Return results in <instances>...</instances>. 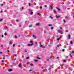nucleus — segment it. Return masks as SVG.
I'll list each match as a JSON object with an SVG mask.
<instances>
[{"instance_id": "obj_5", "label": "nucleus", "mask_w": 74, "mask_h": 74, "mask_svg": "<svg viewBox=\"0 0 74 74\" xmlns=\"http://www.w3.org/2000/svg\"><path fill=\"white\" fill-rule=\"evenodd\" d=\"M8 71H9V72H10V71H12V69H9L8 70Z\"/></svg>"}, {"instance_id": "obj_56", "label": "nucleus", "mask_w": 74, "mask_h": 74, "mask_svg": "<svg viewBox=\"0 0 74 74\" xmlns=\"http://www.w3.org/2000/svg\"><path fill=\"white\" fill-rule=\"evenodd\" d=\"M1 6L3 5V4H1Z\"/></svg>"}, {"instance_id": "obj_43", "label": "nucleus", "mask_w": 74, "mask_h": 74, "mask_svg": "<svg viewBox=\"0 0 74 74\" xmlns=\"http://www.w3.org/2000/svg\"><path fill=\"white\" fill-rule=\"evenodd\" d=\"M2 63H3V62H4V60H2Z\"/></svg>"}, {"instance_id": "obj_18", "label": "nucleus", "mask_w": 74, "mask_h": 74, "mask_svg": "<svg viewBox=\"0 0 74 74\" xmlns=\"http://www.w3.org/2000/svg\"><path fill=\"white\" fill-rule=\"evenodd\" d=\"M36 25H39V23H38L36 24Z\"/></svg>"}, {"instance_id": "obj_24", "label": "nucleus", "mask_w": 74, "mask_h": 74, "mask_svg": "<svg viewBox=\"0 0 74 74\" xmlns=\"http://www.w3.org/2000/svg\"><path fill=\"white\" fill-rule=\"evenodd\" d=\"M30 65L32 66H33V64H30Z\"/></svg>"}, {"instance_id": "obj_9", "label": "nucleus", "mask_w": 74, "mask_h": 74, "mask_svg": "<svg viewBox=\"0 0 74 74\" xmlns=\"http://www.w3.org/2000/svg\"><path fill=\"white\" fill-rule=\"evenodd\" d=\"M50 7H51V10H52V9H53V8H52V6L50 5Z\"/></svg>"}, {"instance_id": "obj_52", "label": "nucleus", "mask_w": 74, "mask_h": 74, "mask_svg": "<svg viewBox=\"0 0 74 74\" xmlns=\"http://www.w3.org/2000/svg\"><path fill=\"white\" fill-rule=\"evenodd\" d=\"M7 52H10V51L8 50L7 51Z\"/></svg>"}, {"instance_id": "obj_10", "label": "nucleus", "mask_w": 74, "mask_h": 74, "mask_svg": "<svg viewBox=\"0 0 74 74\" xmlns=\"http://www.w3.org/2000/svg\"><path fill=\"white\" fill-rule=\"evenodd\" d=\"M70 36H71L70 35H68V37H69L68 39H70Z\"/></svg>"}, {"instance_id": "obj_36", "label": "nucleus", "mask_w": 74, "mask_h": 74, "mask_svg": "<svg viewBox=\"0 0 74 74\" xmlns=\"http://www.w3.org/2000/svg\"><path fill=\"white\" fill-rule=\"evenodd\" d=\"M40 8L41 10L42 9V7H40Z\"/></svg>"}, {"instance_id": "obj_15", "label": "nucleus", "mask_w": 74, "mask_h": 74, "mask_svg": "<svg viewBox=\"0 0 74 74\" xmlns=\"http://www.w3.org/2000/svg\"><path fill=\"white\" fill-rule=\"evenodd\" d=\"M70 42L71 44H72V43H73V41H70Z\"/></svg>"}, {"instance_id": "obj_29", "label": "nucleus", "mask_w": 74, "mask_h": 74, "mask_svg": "<svg viewBox=\"0 0 74 74\" xmlns=\"http://www.w3.org/2000/svg\"><path fill=\"white\" fill-rule=\"evenodd\" d=\"M72 52L73 53H74V51H72Z\"/></svg>"}, {"instance_id": "obj_21", "label": "nucleus", "mask_w": 74, "mask_h": 74, "mask_svg": "<svg viewBox=\"0 0 74 74\" xmlns=\"http://www.w3.org/2000/svg\"><path fill=\"white\" fill-rule=\"evenodd\" d=\"M60 29H61V30H62V29H63V28L62 27H60Z\"/></svg>"}, {"instance_id": "obj_7", "label": "nucleus", "mask_w": 74, "mask_h": 74, "mask_svg": "<svg viewBox=\"0 0 74 74\" xmlns=\"http://www.w3.org/2000/svg\"><path fill=\"white\" fill-rule=\"evenodd\" d=\"M9 43L10 44H12V41H10L9 42Z\"/></svg>"}, {"instance_id": "obj_20", "label": "nucleus", "mask_w": 74, "mask_h": 74, "mask_svg": "<svg viewBox=\"0 0 74 74\" xmlns=\"http://www.w3.org/2000/svg\"><path fill=\"white\" fill-rule=\"evenodd\" d=\"M26 59H29V57H27L26 58Z\"/></svg>"}, {"instance_id": "obj_16", "label": "nucleus", "mask_w": 74, "mask_h": 74, "mask_svg": "<svg viewBox=\"0 0 74 74\" xmlns=\"http://www.w3.org/2000/svg\"><path fill=\"white\" fill-rule=\"evenodd\" d=\"M69 56H70V57H71V58H72V56H71V53H70Z\"/></svg>"}, {"instance_id": "obj_26", "label": "nucleus", "mask_w": 74, "mask_h": 74, "mask_svg": "<svg viewBox=\"0 0 74 74\" xmlns=\"http://www.w3.org/2000/svg\"><path fill=\"white\" fill-rule=\"evenodd\" d=\"M32 25H29V27H32Z\"/></svg>"}, {"instance_id": "obj_53", "label": "nucleus", "mask_w": 74, "mask_h": 74, "mask_svg": "<svg viewBox=\"0 0 74 74\" xmlns=\"http://www.w3.org/2000/svg\"><path fill=\"white\" fill-rule=\"evenodd\" d=\"M29 71H32V70H29Z\"/></svg>"}, {"instance_id": "obj_28", "label": "nucleus", "mask_w": 74, "mask_h": 74, "mask_svg": "<svg viewBox=\"0 0 74 74\" xmlns=\"http://www.w3.org/2000/svg\"><path fill=\"white\" fill-rule=\"evenodd\" d=\"M3 18L0 19V21H2L3 20Z\"/></svg>"}, {"instance_id": "obj_30", "label": "nucleus", "mask_w": 74, "mask_h": 74, "mask_svg": "<svg viewBox=\"0 0 74 74\" xmlns=\"http://www.w3.org/2000/svg\"><path fill=\"white\" fill-rule=\"evenodd\" d=\"M62 51H63V52H64V49H62Z\"/></svg>"}, {"instance_id": "obj_62", "label": "nucleus", "mask_w": 74, "mask_h": 74, "mask_svg": "<svg viewBox=\"0 0 74 74\" xmlns=\"http://www.w3.org/2000/svg\"><path fill=\"white\" fill-rule=\"evenodd\" d=\"M73 18H74V16H73Z\"/></svg>"}, {"instance_id": "obj_45", "label": "nucleus", "mask_w": 74, "mask_h": 74, "mask_svg": "<svg viewBox=\"0 0 74 74\" xmlns=\"http://www.w3.org/2000/svg\"><path fill=\"white\" fill-rule=\"evenodd\" d=\"M14 55L15 56H16V54H14Z\"/></svg>"}, {"instance_id": "obj_49", "label": "nucleus", "mask_w": 74, "mask_h": 74, "mask_svg": "<svg viewBox=\"0 0 74 74\" xmlns=\"http://www.w3.org/2000/svg\"><path fill=\"white\" fill-rule=\"evenodd\" d=\"M4 37V36H3V35H2V37Z\"/></svg>"}, {"instance_id": "obj_40", "label": "nucleus", "mask_w": 74, "mask_h": 74, "mask_svg": "<svg viewBox=\"0 0 74 74\" xmlns=\"http://www.w3.org/2000/svg\"><path fill=\"white\" fill-rule=\"evenodd\" d=\"M29 6H30V3H29Z\"/></svg>"}, {"instance_id": "obj_47", "label": "nucleus", "mask_w": 74, "mask_h": 74, "mask_svg": "<svg viewBox=\"0 0 74 74\" xmlns=\"http://www.w3.org/2000/svg\"><path fill=\"white\" fill-rule=\"evenodd\" d=\"M1 47H3V45H1Z\"/></svg>"}, {"instance_id": "obj_11", "label": "nucleus", "mask_w": 74, "mask_h": 74, "mask_svg": "<svg viewBox=\"0 0 74 74\" xmlns=\"http://www.w3.org/2000/svg\"><path fill=\"white\" fill-rule=\"evenodd\" d=\"M5 30H6V29H8V27H5Z\"/></svg>"}, {"instance_id": "obj_2", "label": "nucleus", "mask_w": 74, "mask_h": 74, "mask_svg": "<svg viewBox=\"0 0 74 74\" xmlns=\"http://www.w3.org/2000/svg\"><path fill=\"white\" fill-rule=\"evenodd\" d=\"M58 32L59 33H60V34H63V32L62 31H60V30H58Z\"/></svg>"}, {"instance_id": "obj_1", "label": "nucleus", "mask_w": 74, "mask_h": 74, "mask_svg": "<svg viewBox=\"0 0 74 74\" xmlns=\"http://www.w3.org/2000/svg\"><path fill=\"white\" fill-rule=\"evenodd\" d=\"M29 12L30 13V15H33V10H31V9H29Z\"/></svg>"}, {"instance_id": "obj_22", "label": "nucleus", "mask_w": 74, "mask_h": 74, "mask_svg": "<svg viewBox=\"0 0 74 74\" xmlns=\"http://www.w3.org/2000/svg\"><path fill=\"white\" fill-rule=\"evenodd\" d=\"M15 44H14L13 45V47H15Z\"/></svg>"}, {"instance_id": "obj_48", "label": "nucleus", "mask_w": 74, "mask_h": 74, "mask_svg": "<svg viewBox=\"0 0 74 74\" xmlns=\"http://www.w3.org/2000/svg\"><path fill=\"white\" fill-rule=\"evenodd\" d=\"M59 57H57V59H59Z\"/></svg>"}, {"instance_id": "obj_32", "label": "nucleus", "mask_w": 74, "mask_h": 74, "mask_svg": "<svg viewBox=\"0 0 74 74\" xmlns=\"http://www.w3.org/2000/svg\"><path fill=\"white\" fill-rule=\"evenodd\" d=\"M30 44H28L27 45L28 46H30Z\"/></svg>"}, {"instance_id": "obj_35", "label": "nucleus", "mask_w": 74, "mask_h": 74, "mask_svg": "<svg viewBox=\"0 0 74 74\" xmlns=\"http://www.w3.org/2000/svg\"><path fill=\"white\" fill-rule=\"evenodd\" d=\"M63 21H64V23L66 22V21H65V20L64 19V20H63Z\"/></svg>"}, {"instance_id": "obj_39", "label": "nucleus", "mask_w": 74, "mask_h": 74, "mask_svg": "<svg viewBox=\"0 0 74 74\" xmlns=\"http://www.w3.org/2000/svg\"><path fill=\"white\" fill-rule=\"evenodd\" d=\"M64 62H66V60H64L63 61Z\"/></svg>"}, {"instance_id": "obj_27", "label": "nucleus", "mask_w": 74, "mask_h": 74, "mask_svg": "<svg viewBox=\"0 0 74 74\" xmlns=\"http://www.w3.org/2000/svg\"><path fill=\"white\" fill-rule=\"evenodd\" d=\"M7 34L6 33H5V34H4L5 36H6L7 35Z\"/></svg>"}, {"instance_id": "obj_58", "label": "nucleus", "mask_w": 74, "mask_h": 74, "mask_svg": "<svg viewBox=\"0 0 74 74\" xmlns=\"http://www.w3.org/2000/svg\"><path fill=\"white\" fill-rule=\"evenodd\" d=\"M59 38H61V37H59Z\"/></svg>"}, {"instance_id": "obj_6", "label": "nucleus", "mask_w": 74, "mask_h": 74, "mask_svg": "<svg viewBox=\"0 0 74 74\" xmlns=\"http://www.w3.org/2000/svg\"><path fill=\"white\" fill-rule=\"evenodd\" d=\"M56 8L57 9L58 11H60V10L59 8L56 7Z\"/></svg>"}, {"instance_id": "obj_8", "label": "nucleus", "mask_w": 74, "mask_h": 74, "mask_svg": "<svg viewBox=\"0 0 74 74\" xmlns=\"http://www.w3.org/2000/svg\"><path fill=\"white\" fill-rule=\"evenodd\" d=\"M18 66H19V67L21 68L22 67V65L21 64H19L18 65Z\"/></svg>"}, {"instance_id": "obj_42", "label": "nucleus", "mask_w": 74, "mask_h": 74, "mask_svg": "<svg viewBox=\"0 0 74 74\" xmlns=\"http://www.w3.org/2000/svg\"><path fill=\"white\" fill-rule=\"evenodd\" d=\"M45 7H47V5H45Z\"/></svg>"}, {"instance_id": "obj_13", "label": "nucleus", "mask_w": 74, "mask_h": 74, "mask_svg": "<svg viewBox=\"0 0 74 74\" xmlns=\"http://www.w3.org/2000/svg\"><path fill=\"white\" fill-rule=\"evenodd\" d=\"M53 11L54 13H56V11H55V10H53Z\"/></svg>"}, {"instance_id": "obj_50", "label": "nucleus", "mask_w": 74, "mask_h": 74, "mask_svg": "<svg viewBox=\"0 0 74 74\" xmlns=\"http://www.w3.org/2000/svg\"><path fill=\"white\" fill-rule=\"evenodd\" d=\"M0 53L1 54V53H2V52H0Z\"/></svg>"}, {"instance_id": "obj_57", "label": "nucleus", "mask_w": 74, "mask_h": 74, "mask_svg": "<svg viewBox=\"0 0 74 74\" xmlns=\"http://www.w3.org/2000/svg\"><path fill=\"white\" fill-rule=\"evenodd\" d=\"M27 64H29V63H27Z\"/></svg>"}, {"instance_id": "obj_41", "label": "nucleus", "mask_w": 74, "mask_h": 74, "mask_svg": "<svg viewBox=\"0 0 74 74\" xmlns=\"http://www.w3.org/2000/svg\"><path fill=\"white\" fill-rule=\"evenodd\" d=\"M57 47H59V45H57Z\"/></svg>"}, {"instance_id": "obj_23", "label": "nucleus", "mask_w": 74, "mask_h": 74, "mask_svg": "<svg viewBox=\"0 0 74 74\" xmlns=\"http://www.w3.org/2000/svg\"><path fill=\"white\" fill-rule=\"evenodd\" d=\"M50 18H51V19H52L53 18L51 16H50Z\"/></svg>"}, {"instance_id": "obj_64", "label": "nucleus", "mask_w": 74, "mask_h": 74, "mask_svg": "<svg viewBox=\"0 0 74 74\" xmlns=\"http://www.w3.org/2000/svg\"><path fill=\"white\" fill-rule=\"evenodd\" d=\"M68 74H71L70 73H69Z\"/></svg>"}, {"instance_id": "obj_19", "label": "nucleus", "mask_w": 74, "mask_h": 74, "mask_svg": "<svg viewBox=\"0 0 74 74\" xmlns=\"http://www.w3.org/2000/svg\"><path fill=\"white\" fill-rule=\"evenodd\" d=\"M52 56H50L49 57V59H52Z\"/></svg>"}, {"instance_id": "obj_44", "label": "nucleus", "mask_w": 74, "mask_h": 74, "mask_svg": "<svg viewBox=\"0 0 74 74\" xmlns=\"http://www.w3.org/2000/svg\"><path fill=\"white\" fill-rule=\"evenodd\" d=\"M67 17H68L67 16H66L65 17V18H67Z\"/></svg>"}, {"instance_id": "obj_55", "label": "nucleus", "mask_w": 74, "mask_h": 74, "mask_svg": "<svg viewBox=\"0 0 74 74\" xmlns=\"http://www.w3.org/2000/svg\"><path fill=\"white\" fill-rule=\"evenodd\" d=\"M46 33L45 31H44V33Z\"/></svg>"}, {"instance_id": "obj_63", "label": "nucleus", "mask_w": 74, "mask_h": 74, "mask_svg": "<svg viewBox=\"0 0 74 74\" xmlns=\"http://www.w3.org/2000/svg\"><path fill=\"white\" fill-rule=\"evenodd\" d=\"M41 68H42V69H43V67H42Z\"/></svg>"}, {"instance_id": "obj_12", "label": "nucleus", "mask_w": 74, "mask_h": 74, "mask_svg": "<svg viewBox=\"0 0 74 74\" xmlns=\"http://www.w3.org/2000/svg\"><path fill=\"white\" fill-rule=\"evenodd\" d=\"M30 43H31V44H32L33 43V41L31 40L30 41Z\"/></svg>"}, {"instance_id": "obj_59", "label": "nucleus", "mask_w": 74, "mask_h": 74, "mask_svg": "<svg viewBox=\"0 0 74 74\" xmlns=\"http://www.w3.org/2000/svg\"><path fill=\"white\" fill-rule=\"evenodd\" d=\"M7 56H9V55H7Z\"/></svg>"}, {"instance_id": "obj_61", "label": "nucleus", "mask_w": 74, "mask_h": 74, "mask_svg": "<svg viewBox=\"0 0 74 74\" xmlns=\"http://www.w3.org/2000/svg\"><path fill=\"white\" fill-rule=\"evenodd\" d=\"M22 9H23V8H22Z\"/></svg>"}, {"instance_id": "obj_14", "label": "nucleus", "mask_w": 74, "mask_h": 74, "mask_svg": "<svg viewBox=\"0 0 74 74\" xmlns=\"http://www.w3.org/2000/svg\"><path fill=\"white\" fill-rule=\"evenodd\" d=\"M34 61L35 62H38V60H34Z\"/></svg>"}, {"instance_id": "obj_60", "label": "nucleus", "mask_w": 74, "mask_h": 74, "mask_svg": "<svg viewBox=\"0 0 74 74\" xmlns=\"http://www.w3.org/2000/svg\"><path fill=\"white\" fill-rule=\"evenodd\" d=\"M47 61H49V60H47Z\"/></svg>"}, {"instance_id": "obj_54", "label": "nucleus", "mask_w": 74, "mask_h": 74, "mask_svg": "<svg viewBox=\"0 0 74 74\" xmlns=\"http://www.w3.org/2000/svg\"><path fill=\"white\" fill-rule=\"evenodd\" d=\"M39 14H40V13H38V15H39Z\"/></svg>"}, {"instance_id": "obj_17", "label": "nucleus", "mask_w": 74, "mask_h": 74, "mask_svg": "<svg viewBox=\"0 0 74 74\" xmlns=\"http://www.w3.org/2000/svg\"><path fill=\"white\" fill-rule=\"evenodd\" d=\"M36 58H37V59H41V58L38 57H36Z\"/></svg>"}, {"instance_id": "obj_33", "label": "nucleus", "mask_w": 74, "mask_h": 74, "mask_svg": "<svg viewBox=\"0 0 74 74\" xmlns=\"http://www.w3.org/2000/svg\"><path fill=\"white\" fill-rule=\"evenodd\" d=\"M32 45H33V44H30V45H31V46H32Z\"/></svg>"}, {"instance_id": "obj_3", "label": "nucleus", "mask_w": 74, "mask_h": 74, "mask_svg": "<svg viewBox=\"0 0 74 74\" xmlns=\"http://www.w3.org/2000/svg\"><path fill=\"white\" fill-rule=\"evenodd\" d=\"M39 43H40V47H42V48H45V46H42V45H41V42H39Z\"/></svg>"}, {"instance_id": "obj_46", "label": "nucleus", "mask_w": 74, "mask_h": 74, "mask_svg": "<svg viewBox=\"0 0 74 74\" xmlns=\"http://www.w3.org/2000/svg\"><path fill=\"white\" fill-rule=\"evenodd\" d=\"M15 37L16 38H17V36H15Z\"/></svg>"}, {"instance_id": "obj_25", "label": "nucleus", "mask_w": 74, "mask_h": 74, "mask_svg": "<svg viewBox=\"0 0 74 74\" xmlns=\"http://www.w3.org/2000/svg\"><path fill=\"white\" fill-rule=\"evenodd\" d=\"M16 22H18V21H19V20L17 19L16 20Z\"/></svg>"}, {"instance_id": "obj_37", "label": "nucleus", "mask_w": 74, "mask_h": 74, "mask_svg": "<svg viewBox=\"0 0 74 74\" xmlns=\"http://www.w3.org/2000/svg\"><path fill=\"white\" fill-rule=\"evenodd\" d=\"M57 40L58 41H59V38H57Z\"/></svg>"}, {"instance_id": "obj_38", "label": "nucleus", "mask_w": 74, "mask_h": 74, "mask_svg": "<svg viewBox=\"0 0 74 74\" xmlns=\"http://www.w3.org/2000/svg\"><path fill=\"white\" fill-rule=\"evenodd\" d=\"M53 27H51V29H53Z\"/></svg>"}, {"instance_id": "obj_51", "label": "nucleus", "mask_w": 74, "mask_h": 74, "mask_svg": "<svg viewBox=\"0 0 74 74\" xmlns=\"http://www.w3.org/2000/svg\"><path fill=\"white\" fill-rule=\"evenodd\" d=\"M36 44H37V42H35Z\"/></svg>"}, {"instance_id": "obj_34", "label": "nucleus", "mask_w": 74, "mask_h": 74, "mask_svg": "<svg viewBox=\"0 0 74 74\" xmlns=\"http://www.w3.org/2000/svg\"><path fill=\"white\" fill-rule=\"evenodd\" d=\"M32 36H33V37H35V36H34V35H33Z\"/></svg>"}, {"instance_id": "obj_4", "label": "nucleus", "mask_w": 74, "mask_h": 74, "mask_svg": "<svg viewBox=\"0 0 74 74\" xmlns=\"http://www.w3.org/2000/svg\"><path fill=\"white\" fill-rule=\"evenodd\" d=\"M56 18H59L60 17V16L59 15L58 16V15H56Z\"/></svg>"}, {"instance_id": "obj_31", "label": "nucleus", "mask_w": 74, "mask_h": 74, "mask_svg": "<svg viewBox=\"0 0 74 74\" xmlns=\"http://www.w3.org/2000/svg\"><path fill=\"white\" fill-rule=\"evenodd\" d=\"M48 25L49 26H52V25H51V24H49Z\"/></svg>"}]
</instances>
